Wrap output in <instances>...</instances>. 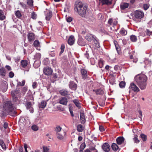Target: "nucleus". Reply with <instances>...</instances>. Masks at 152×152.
I'll return each instance as SVG.
<instances>
[{
  "label": "nucleus",
  "instance_id": "nucleus-43",
  "mask_svg": "<svg viewBox=\"0 0 152 152\" xmlns=\"http://www.w3.org/2000/svg\"><path fill=\"white\" fill-rule=\"evenodd\" d=\"M56 134L57 137L58 139L61 140L64 139V136L59 133H58Z\"/></svg>",
  "mask_w": 152,
  "mask_h": 152
},
{
  "label": "nucleus",
  "instance_id": "nucleus-8",
  "mask_svg": "<svg viewBox=\"0 0 152 152\" xmlns=\"http://www.w3.org/2000/svg\"><path fill=\"white\" fill-rule=\"evenodd\" d=\"M68 102L67 99L64 97H61L59 100L58 103L64 105H66Z\"/></svg>",
  "mask_w": 152,
  "mask_h": 152
},
{
  "label": "nucleus",
  "instance_id": "nucleus-20",
  "mask_svg": "<svg viewBox=\"0 0 152 152\" xmlns=\"http://www.w3.org/2000/svg\"><path fill=\"white\" fill-rule=\"evenodd\" d=\"M20 92V90L17 88L16 90H13L12 91L11 94L12 96H17Z\"/></svg>",
  "mask_w": 152,
  "mask_h": 152
},
{
  "label": "nucleus",
  "instance_id": "nucleus-49",
  "mask_svg": "<svg viewBox=\"0 0 152 152\" xmlns=\"http://www.w3.org/2000/svg\"><path fill=\"white\" fill-rule=\"evenodd\" d=\"M141 137L144 141H145L146 140V136L144 134H141Z\"/></svg>",
  "mask_w": 152,
  "mask_h": 152
},
{
  "label": "nucleus",
  "instance_id": "nucleus-25",
  "mask_svg": "<svg viewBox=\"0 0 152 152\" xmlns=\"http://www.w3.org/2000/svg\"><path fill=\"white\" fill-rule=\"evenodd\" d=\"M129 6V4L127 3H124L121 4L120 7L122 10H124L128 7Z\"/></svg>",
  "mask_w": 152,
  "mask_h": 152
},
{
  "label": "nucleus",
  "instance_id": "nucleus-22",
  "mask_svg": "<svg viewBox=\"0 0 152 152\" xmlns=\"http://www.w3.org/2000/svg\"><path fill=\"white\" fill-rule=\"evenodd\" d=\"M93 91H94L95 92L97 95H102L104 93V91H103L102 89L101 88L96 90H94Z\"/></svg>",
  "mask_w": 152,
  "mask_h": 152
},
{
  "label": "nucleus",
  "instance_id": "nucleus-24",
  "mask_svg": "<svg viewBox=\"0 0 152 152\" xmlns=\"http://www.w3.org/2000/svg\"><path fill=\"white\" fill-rule=\"evenodd\" d=\"M73 102L77 107H78L79 109L81 107V104L79 102V101L78 100L76 99H74L73 100Z\"/></svg>",
  "mask_w": 152,
  "mask_h": 152
},
{
  "label": "nucleus",
  "instance_id": "nucleus-32",
  "mask_svg": "<svg viewBox=\"0 0 152 152\" xmlns=\"http://www.w3.org/2000/svg\"><path fill=\"white\" fill-rule=\"evenodd\" d=\"M0 145L2 147V149L4 150H5L6 147L3 140L0 139Z\"/></svg>",
  "mask_w": 152,
  "mask_h": 152
},
{
  "label": "nucleus",
  "instance_id": "nucleus-14",
  "mask_svg": "<svg viewBox=\"0 0 152 152\" xmlns=\"http://www.w3.org/2000/svg\"><path fill=\"white\" fill-rule=\"evenodd\" d=\"M77 43L78 45L81 46H84L86 45V42L81 38H79L77 41Z\"/></svg>",
  "mask_w": 152,
  "mask_h": 152
},
{
  "label": "nucleus",
  "instance_id": "nucleus-13",
  "mask_svg": "<svg viewBox=\"0 0 152 152\" xmlns=\"http://www.w3.org/2000/svg\"><path fill=\"white\" fill-rule=\"evenodd\" d=\"M75 39L74 36L71 35L69 37L68 41V44L70 45H72L74 43Z\"/></svg>",
  "mask_w": 152,
  "mask_h": 152
},
{
  "label": "nucleus",
  "instance_id": "nucleus-33",
  "mask_svg": "<svg viewBox=\"0 0 152 152\" xmlns=\"http://www.w3.org/2000/svg\"><path fill=\"white\" fill-rule=\"evenodd\" d=\"M46 105V103L45 101H42L40 104L39 105V107L43 108H45Z\"/></svg>",
  "mask_w": 152,
  "mask_h": 152
},
{
  "label": "nucleus",
  "instance_id": "nucleus-34",
  "mask_svg": "<svg viewBox=\"0 0 152 152\" xmlns=\"http://www.w3.org/2000/svg\"><path fill=\"white\" fill-rule=\"evenodd\" d=\"M130 39L133 42H135L137 40V38L136 36L134 35H132L130 36Z\"/></svg>",
  "mask_w": 152,
  "mask_h": 152
},
{
  "label": "nucleus",
  "instance_id": "nucleus-63",
  "mask_svg": "<svg viewBox=\"0 0 152 152\" xmlns=\"http://www.w3.org/2000/svg\"><path fill=\"white\" fill-rule=\"evenodd\" d=\"M20 4L23 8H26V5L25 4H24V3H20Z\"/></svg>",
  "mask_w": 152,
  "mask_h": 152
},
{
  "label": "nucleus",
  "instance_id": "nucleus-57",
  "mask_svg": "<svg viewBox=\"0 0 152 152\" xmlns=\"http://www.w3.org/2000/svg\"><path fill=\"white\" fill-rule=\"evenodd\" d=\"M147 34L148 35L150 36L151 35L152 32L150 31L149 30L147 29L146 31Z\"/></svg>",
  "mask_w": 152,
  "mask_h": 152
},
{
  "label": "nucleus",
  "instance_id": "nucleus-19",
  "mask_svg": "<svg viewBox=\"0 0 152 152\" xmlns=\"http://www.w3.org/2000/svg\"><path fill=\"white\" fill-rule=\"evenodd\" d=\"M21 65L23 68L26 67L28 64V62L26 60H22L21 61Z\"/></svg>",
  "mask_w": 152,
  "mask_h": 152
},
{
  "label": "nucleus",
  "instance_id": "nucleus-64",
  "mask_svg": "<svg viewBox=\"0 0 152 152\" xmlns=\"http://www.w3.org/2000/svg\"><path fill=\"white\" fill-rule=\"evenodd\" d=\"M85 55L86 57L88 59L89 57V55L88 53H86L85 54Z\"/></svg>",
  "mask_w": 152,
  "mask_h": 152
},
{
  "label": "nucleus",
  "instance_id": "nucleus-21",
  "mask_svg": "<svg viewBox=\"0 0 152 152\" xmlns=\"http://www.w3.org/2000/svg\"><path fill=\"white\" fill-rule=\"evenodd\" d=\"M6 18V16L4 15V11L0 10V20H3Z\"/></svg>",
  "mask_w": 152,
  "mask_h": 152
},
{
  "label": "nucleus",
  "instance_id": "nucleus-35",
  "mask_svg": "<svg viewBox=\"0 0 152 152\" xmlns=\"http://www.w3.org/2000/svg\"><path fill=\"white\" fill-rule=\"evenodd\" d=\"M35 68H37L40 65V62L39 61H35L33 65Z\"/></svg>",
  "mask_w": 152,
  "mask_h": 152
},
{
  "label": "nucleus",
  "instance_id": "nucleus-47",
  "mask_svg": "<svg viewBox=\"0 0 152 152\" xmlns=\"http://www.w3.org/2000/svg\"><path fill=\"white\" fill-rule=\"evenodd\" d=\"M117 42H114V44L115 47L116 49L118 52H118L120 51V47L118 46V44H117Z\"/></svg>",
  "mask_w": 152,
  "mask_h": 152
},
{
  "label": "nucleus",
  "instance_id": "nucleus-54",
  "mask_svg": "<svg viewBox=\"0 0 152 152\" xmlns=\"http://www.w3.org/2000/svg\"><path fill=\"white\" fill-rule=\"evenodd\" d=\"M14 76V74L12 72H10L9 74V76L10 78H12Z\"/></svg>",
  "mask_w": 152,
  "mask_h": 152
},
{
  "label": "nucleus",
  "instance_id": "nucleus-26",
  "mask_svg": "<svg viewBox=\"0 0 152 152\" xmlns=\"http://www.w3.org/2000/svg\"><path fill=\"white\" fill-rule=\"evenodd\" d=\"M1 89L3 92H5L6 91L7 88V85L5 83L2 84V86H0Z\"/></svg>",
  "mask_w": 152,
  "mask_h": 152
},
{
  "label": "nucleus",
  "instance_id": "nucleus-5",
  "mask_svg": "<svg viewBox=\"0 0 152 152\" xmlns=\"http://www.w3.org/2000/svg\"><path fill=\"white\" fill-rule=\"evenodd\" d=\"M134 15L136 18L141 19L143 17L144 13L141 11L137 10L134 12Z\"/></svg>",
  "mask_w": 152,
  "mask_h": 152
},
{
  "label": "nucleus",
  "instance_id": "nucleus-30",
  "mask_svg": "<svg viewBox=\"0 0 152 152\" xmlns=\"http://www.w3.org/2000/svg\"><path fill=\"white\" fill-rule=\"evenodd\" d=\"M120 33L122 36L126 35L127 34V31L124 28H122L120 31Z\"/></svg>",
  "mask_w": 152,
  "mask_h": 152
},
{
  "label": "nucleus",
  "instance_id": "nucleus-40",
  "mask_svg": "<svg viewBox=\"0 0 152 152\" xmlns=\"http://www.w3.org/2000/svg\"><path fill=\"white\" fill-rule=\"evenodd\" d=\"M15 15L16 17L19 18L21 16V14L19 10H17L15 11Z\"/></svg>",
  "mask_w": 152,
  "mask_h": 152
},
{
  "label": "nucleus",
  "instance_id": "nucleus-51",
  "mask_svg": "<svg viewBox=\"0 0 152 152\" xmlns=\"http://www.w3.org/2000/svg\"><path fill=\"white\" fill-rule=\"evenodd\" d=\"M85 147H86V145H85V144H82L80 146L81 150H80V152H81V151H83L84 149V148H85Z\"/></svg>",
  "mask_w": 152,
  "mask_h": 152
},
{
  "label": "nucleus",
  "instance_id": "nucleus-56",
  "mask_svg": "<svg viewBox=\"0 0 152 152\" xmlns=\"http://www.w3.org/2000/svg\"><path fill=\"white\" fill-rule=\"evenodd\" d=\"M37 83L36 82H34L33 83L32 87L33 88H35L37 87Z\"/></svg>",
  "mask_w": 152,
  "mask_h": 152
},
{
  "label": "nucleus",
  "instance_id": "nucleus-44",
  "mask_svg": "<svg viewBox=\"0 0 152 152\" xmlns=\"http://www.w3.org/2000/svg\"><path fill=\"white\" fill-rule=\"evenodd\" d=\"M27 4L30 6L32 7L33 5V1L32 0H27Z\"/></svg>",
  "mask_w": 152,
  "mask_h": 152
},
{
  "label": "nucleus",
  "instance_id": "nucleus-60",
  "mask_svg": "<svg viewBox=\"0 0 152 152\" xmlns=\"http://www.w3.org/2000/svg\"><path fill=\"white\" fill-rule=\"evenodd\" d=\"M8 126V124L6 122L4 123V127L5 129H7Z\"/></svg>",
  "mask_w": 152,
  "mask_h": 152
},
{
  "label": "nucleus",
  "instance_id": "nucleus-59",
  "mask_svg": "<svg viewBox=\"0 0 152 152\" xmlns=\"http://www.w3.org/2000/svg\"><path fill=\"white\" fill-rule=\"evenodd\" d=\"M66 20L68 22H70L72 21V18L71 17H69L66 19Z\"/></svg>",
  "mask_w": 152,
  "mask_h": 152
},
{
  "label": "nucleus",
  "instance_id": "nucleus-58",
  "mask_svg": "<svg viewBox=\"0 0 152 152\" xmlns=\"http://www.w3.org/2000/svg\"><path fill=\"white\" fill-rule=\"evenodd\" d=\"M112 23H113V20L112 19H109L108 21V23L110 25H112Z\"/></svg>",
  "mask_w": 152,
  "mask_h": 152
},
{
  "label": "nucleus",
  "instance_id": "nucleus-18",
  "mask_svg": "<svg viewBox=\"0 0 152 152\" xmlns=\"http://www.w3.org/2000/svg\"><path fill=\"white\" fill-rule=\"evenodd\" d=\"M124 139L123 137H118L116 139L117 143L118 145H121L124 141Z\"/></svg>",
  "mask_w": 152,
  "mask_h": 152
},
{
  "label": "nucleus",
  "instance_id": "nucleus-17",
  "mask_svg": "<svg viewBox=\"0 0 152 152\" xmlns=\"http://www.w3.org/2000/svg\"><path fill=\"white\" fill-rule=\"evenodd\" d=\"M80 117L81 123L82 124H84L86 122V119L84 113L83 112H80Z\"/></svg>",
  "mask_w": 152,
  "mask_h": 152
},
{
  "label": "nucleus",
  "instance_id": "nucleus-2",
  "mask_svg": "<svg viewBox=\"0 0 152 152\" xmlns=\"http://www.w3.org/2000/svg\"><path fill=\"white\" fill-rule=\"evenodd\" d=\"M87 8L86 5H83L80 1H77L75 2V10L81 16L83 17L85 15Z\"/></svg>",
  "mask_w": 152,
  "mask_h": 152
},
{
  "label": "nucleus",
  "instance_id": "nucleus-41",
  "mask_svg": "<svg viewBox=\"0 0 152 152\" xmlns=\"http://www.w3.org/2000/svg\"><path fill=\"white\" fill-rule=\"evenodd\" d=\"M65 48V47L64 45L63 44H62L61 47V51L59 53L60 55H61L64 52Z\"/></svg>",
  "mask_w": 152,
  "mask_h": 152
},
{
  "label": "nucleus",
  "instance_id": "nucleus-62",
  "mask_svg": "<svg viewBox=\"0 0 152 152\" xmlns=\"http://www.w3.org/2000/svg\"><path fill=\"white\" fill-rule=\"evenodd\" d=\"M19 151V152H23V148L22 146L20 147Z\"/></svg>",
  "mask_w": 152,
  "mask_h": 152
},
{
  "label": "nucleus",
  "instance_id": "nucleus-42",
  "mask_svg": "<svg viewBox=\"0 0 152 152\" xmlns=\"http://www.w3.org/2000/svg\"><path fill=\"white\" fill-rule=\"evenodd\" d=\"M133 140L135 143H137L140 142L139 140L137 139V135H134V137L133 138Z\"/></svg>",
  "mask_w": 152,
  "mask_h": 152
},
{
  "label": "nucleus",
  "instance_id": "nucleus-55",
  "mask_svg": "<svg viewBox=\"0 0 152 152\" xmlns=\"http://www.w3.org/2000/svg\"><path fill=\"white\" fill-rule=\"evenodd\" d=\"M99 129L101 132H103L104 130V127L102 126H99Z\"/></svg>",
  "mask_w": 152,
  "mask_h": 152
},
{
  "label": "nucleus",
  "instance_id": "nucleus-27",
  "mask_svg": "<svg viewBox=\"0 0 152 152\" xmlns=\"http://www.w3.org/2000/svg\"><path fill=\"white\" fill-rule=\"evenodd\" d=\"M102 4H111L112 0H99Z\"/></svg>",
  "mask_w": 152,
  "mask_h": 152
},
{
  "label": "nucleus",
  "instance_id": "nucleus-7",
  "mask_svg": "<svg viewBox=\"0 0 152 152\" xmlns=\"http://www.w3.org/2000/svg\"><path fill=\"white\" fill-rule=\"evenodd\" d=\"M129 88L135 92H137L140 91L138 87L134 83L130 84Z\"/></svg>",
  "mask_w": 152,
  "mask_h": 152
},
{
  "label": "nucleus",
  "instance_id": "nucleus-1",
  "mask_svg": "<svg viewBox=\"0 0 152 152\" xmlns=\"http://www.w3.org/2000/svg\"><path fill=\"white\" fill-rule=\"evenodd\" d=\"M135 79L137 85L141 89L144 90L146 88L147 77L145 75L143 74L137 75Z\"/></svg>",
  "mask_w": 152,
  "mask_h": 152
},
{
  "label": "nucleus",
  "instance_id": "nucleus-9",
  "mask_svg": "<svg viewBox=\"0 0 152 152\" xmlns=\"http://www.w3.org/2000/svg\"><path fill=\"white\" fill-rule=\"evenodd\" d=\"M102 149L105 152H108L110 149V146L107 143H104L102 146Z\"/></svg>",
  "mask_w": 152,
  "mask_h": 152
},
{
  "label": "nucleus",
  "instance_id": "nucleus-50",
  "mask_svg": "<svg viewBox=\"0 0 152 152\" xmlns=\"http://www.w3.org/2000/svg\"><path fill=\"white\" fill-rule=\"evenodd\" d=\"M31 18L34 19H36L37 18V15L34 12H33L31 14Z\"/></svg>",
  "mask_w": 152,
  "mask_h": 152
},
{
  "label": "nucleus",
  "instance_id": "nucleus-6",
  "mask_svg": "<svg viewBox=\"0 0 152 152\" xmlns=\"http://www.w3.org/2000/svg\"><path fill=\"white\" fill-rule=\"evenodd\" d=\"M43 72L46 75H50L52 74L53 70L50 68L47 67L44 69Z\"/></svg>",
  "mask_w": 152,
  "mask_h": 152
},
{
  "label": "nucleus",
  "instance_id": "nucleus-4",
  "mask_svg": "<svg viewBox=\"0 0 152 152\" xmlns=\"http://www.w3.org/2000/svg\"><path fill=\"white\" fill-rule=\"evenodd\" d=\"M85 38L89 42H91L93 40L94 44H96V46L97 48H99L100 46L99 43L96 39L94 37L93 35L90 34H87L85 37Z\"/></svg>",
  "mask_w": 152,
  "mask_h": 152
},
{
  "label": "nucleus",
  "instance_id": "nucleus-53",
  "mask_svg": "<svg viewBox=\"0 0 152 152\" xmlns=\"http://www.w3.org/2000/svg\"><path fill=\"white\" fill-rule=\"evenodd\" d=\"M149 4H144L143 8L145 10H146L148 9L149 7Z\"/></svg>",
  "mask_w": 152,
  "mask_h": 152
},
{
  "label": "nucleus",
  "instance_id": "nucleus-38",
  "mask_svg": "<svg viewBox=\"0 0 152 152\" xmlns=\"http://www.w3.org/2000/svg\"><path fill=\"white\" fill-rule=\"evenodd\" d=\"M13 100L16 102L17 104H18L19 103V100L17 97V96H12Z\"/></svg>",
  "mask_w": 152,
  "mask_h": 152
},
{
  "label": "nucleus",
  "instance_id": "nucleus-61",
  "mask_svg": "<svg viewBox=\"0 0 152 152\" xmlns=\"http://www.w3.org/2000/svg\"><path fill=\"white\" fill-rule=\"evenodd\" d=\"M5 67L7 70H8L9 71H10L11 69V67L8 65H6L5 66Z\"/></svg>",
  "mask_w": 152,
  "mask_h": 152
},
{
  "label": "nucleus",
  "instance_id": "nucleus-11",
  "mask_svg": "<svg viewBox=\"0 0 152 152\" xmlns=\"http://www.w3.org/2000/svg\"><path fill=\"white\" fill-rule=\"evenodd\" d=\"M26 106L27 109L29 110L30 113H33L34 112V109L32 107L31 103V102H28L26 103Z\"/></svg>",
  "mask_w": 152,
  "mask_h": 152
},
{
  "label": "nucleus",
  "instance_id": "nucleus-39",
  "mask_svg": "<svg viewBox=\"0 0 152 152\" xmlns=\"http://www.w3.org/2000/svg\"><path fill=\"white\" fill-rule=\"evenodd\" d=\"M62 129L61 127L59 126H57L55 129V131L56 132V134L59 133V132L61 131Z\"/></svg>",
  "mask_w": 152,
  "mask_h": 152
},
{
  "label": "nucleus",
  "instance_id": "nucleus-16",
  "mask_svg": "<svg viewBox=\"0 0 152 152\" xmlns=\"http://www.w3.org/2000/svg\"><path fill=\"white\" fill-rule=\"evenodd\" d=\"M59 93L61 95L66 96L69 95V92L66 89H62L60 90Z\"/></svg>",
  "mask_w": 152,
  "mask_h": 152
},
{
  "label": "nucleus",
  "instance_id": "nucleus-52",
  "mask_svg": "<svg viewBox=\"0 0 152 152\" xmlns=\"http://www.w3.org/2000/svg\"><path fill=\"white\" fill-rule=\"evenodd\" d=\"M43 152H49V149L46 146H43Z\"/></svg>",
  "mask_w": 152,
  "mask_h": 152
},
{
  "label": "nucleus",
  "instance_id": "nucleus-15",
  "mask_svg": "<svg viewBox=\"0 0 152 152\" xmlns=\"http://www.w3.org/2000/svg\"><path fill=\"white\" fill-rule=\"evenodd\" d=\"M83 79H85L87 77V71L84 69H82L80 71Z\"/></svg>",
  "mask_w": 152,
  "mask_h": 152
},
{
  "label": "nucleus",
  "instance_id": "nucleus-46",
  "mask_svg": "<svg viewBox=\"0 0 152 152\" xmlns=\"http://www.w3.org/2000/svg\"><path fill=\"white\" fill-rule=\"evenodd\" d=\"M31 129L34 131H37L38 129V126L35 125H32L31 126Z\"/></svg>",
  "mask_w": 152,
  "mask_h": 152
},
{
  "label": "nucleus",
  "instance_id": "nucleus-29",
  "mask_svg": "<svg viewBox=\"0 0 152 152\" xmlns=\"http://www.w3.org/2000/svg\"><path fill=\"white\" fill-rule=\"evenodd\" d=\"M6 71L5 69L2 67L0 69V75L2 76H4L6 75Z\"/></svg>",
  "mask_w": 152,
  "mask_h": 152
},
{
  "label": "nucleus",
  "instance_id": "nucleus-31",
  "mask_svg": "<svg viewBox=\"0 0 152 152\" xmlns=\"http://www.w3.org/2000/svg\"><path fill=\"white\" fill-rule=\"evenodd\" d=\"M83 129V126L81 124H79L77 126V130L78 132H82Z\"/></svg>",
  "mask_w": 152,
  "mask_h": 152
},
{
  "label": "nucleus",
  "instance_id": "nucleus-37",
  "mask_svg": "<svg viewBox=\"0 0 152 152\" xmlns=\"http://www.w3.org/2000/svg\"><path fill=\"white\" fill-rule=\"evenodd\" d=\"M25 80H23L22 81V82H18L17 83V86H22L24 85L25 84Z\"/></svg>",
  "mask_w": 152,
  "mask_h": 152
},
{
  "label": "nucleus",
  "instance_id": "nucleus-48",
  "mask_svg": "<svg viewBox=\"0 0 152 152\" xmlns=\"http://www.w3.org/2000/svg\"><path fill=\"white\" fill-rule=\"evenodd\" d=\"M125 83L121 81L119 83V86L121 88H123L125 86Z\"/></svg>",
  "mask_w": 152,
  "mask_h": 152
},
{
  "label": "nucleus",
  "instance_id": "nucleus-12",
  "mask_svg": "<svg viewBox=\"0 0 152 152\" xmlns=\"http://www.w3.org/2000/svg\"><path fill=\"white\" fill-rule=\"evenodd\" d=\"M27 37L29 42H31L34 39V35L33 33L29 32L27 35Z\"/></svg>",
  "mask_w": 152,
  "mask_h": 152
},
{
  "label": "nucleus",
  "instance_id": "nucleus-23",
  "mask_svg": "<svg viewBox=\"0 0 152 152\" xmlns=\"http://www.w3.org/2000/svg\"><path fill=\"white\" fill-rule=\"evenodd\" d=\"M52 12L51 11H49L46 15V19L47 20H49L52 17Z\"/></svg>",
  "mask_w": 152,
  "mask_h": 152
},
{
  "label": "nucleus",
  "instance_id": "nucleus-45",
  "mask_svg": "<svg viewBox=\"0 0 152 152\" xmlns=\"http://www.w3.org/2000/svg\"><path fill=\"white\" fill-rule=\"evenodd\" d=\"M86 48L85 47V50L86 52V53H88L89 50H90L91 49V46L88 45L86 46Z\"/></svg>",
  "mask_w": 152,
  "mask_h": 152
},
{
  "label": "nucleus",
  "instance_id": "nucleus-10",
  "mask_svg": "<svg viewBox=\"0 0 152 152\" xmlns=\"http://www.w3.org/2000/svg\"><path fill=\"white\" fill-rule=\"evenodd\" d=\"M70 88L73 90H75L77 88V85L74 82L70 81L69 84Z\"/></svg>",
  "mask_w": 152,
  "mask_h": 152
},
{
  "label": "nucleus",
  "instance_id": "nucleus-3",
  "mask_svg": "<svg viewBox=\"0 0 152 152\" xmlns=\"http://www.w3.org/2000/svg\"><path fill=\"white\" fill-rule=\"evenodd\" d=\"M3 108L6 113L11 116H14L16 114V112L13 107L12 104L10 101H7L5 102Z\"/></svg>",
  "mask_w": 152,
  "mask_h": 152
},
{
  "label": "nucleus",
  "instance_id": "nucleus-36",
  "mask_svg": "<svg viewBox=\"0 0 152 152\" xmlns=\"http://www.w3.org/2000/svg\"><path fill=\"white\" fill-rule=\"evenodd\" d=\"M34 46L36 47H39L40 46L39 42L37 40L34 41Z\"/></svg>",
  "mask_w": 152,
  "mask_h": 152
},
{
  "label": "nucleus",
  "instance_id": "nucleus-28",
  "mask_svg": "<svg viewBox=\"0 0 152 152\" xmlns=\"http://www.w3.org/2000/svg\"><path fill=\"white\" fill-rule=\"evenodd\" d=\"M111 147L113 149V150L115 151H117L119 148L118 146L115 143H113Z\"/></svg>",
  "mask_w": 152,
  "mask_h": 152
}]
</instances>
